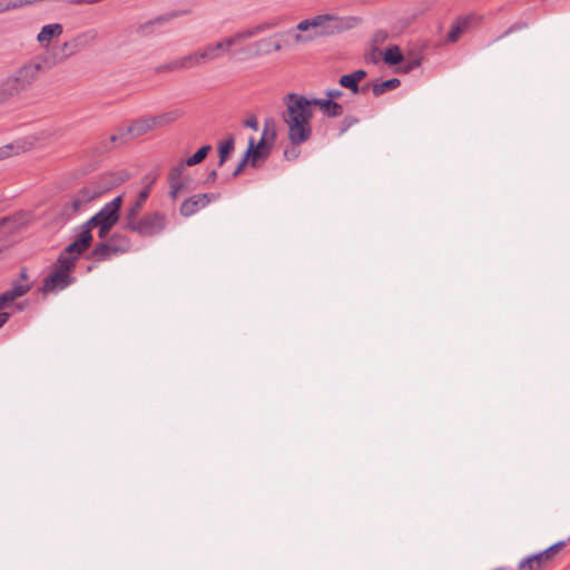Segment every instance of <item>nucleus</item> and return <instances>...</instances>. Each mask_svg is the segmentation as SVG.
I'll list each match as a JSON object with an SVG mask.
<instances>
[{
    "label": "nucleus",
    "instance_id": "obj_1",
    "mask_svg": "<svg viewBox=\"0 0 570 570\" xmlns=\"http://www.w3.org/2000/svg\"><path fill=\"white\" fill-rule=\"evenodd\" d=\"M285 109L281 118L287 128V137L292 145H303L312 137L313 109L309 99L298 94H287L283 98Z\"/></svg>",
    "mask_w": 570,
    "mask_h": 570
},
{
    "label": "nucleus",
    "instance_id": "obj_2",
    "mask_svg": "<svg viewBox=\"0 0 570 570\" xmlns=\"http://www.w3.org/2000/svg\"><path fill=\"white\" fill-rule=\"evenodd\" d=\"M278 20L264 21L249 28L238 30L233 35L220 39L217 42H210L199 50L203 63H209L220 59L224 55L234 57L235 53H246V48H239L233 51V48L245 40L254 38L261 33L269 31L278 26Z\"/></svg>",
    "mask_w": 570,
    "mask_h": 570
},
{
    "label": "nucleus",
    "instance_id": "obj_3",
    "mask_svg": "<svg viewBox=\"0 0 570 570\" xmlns=\"http://www.w3.org/2000/svg\"><path fill=\"white\" fill-rule=\"evenodd\" d=\"M352 18L338 17L336 14H317L311 19L297 23L294 36L296 43H307L321 37H328L346 30L351 27Z\"/></svg>",
    "mask_w": 570,
    "mask_h": 570
},
{
    "label": "nucleus",
    "instance_id": "obj_4",
    "mask_svg": "<svg viewBox=\"0 0 570 570\" xmlns=\"http://www.w3.org/2000/svg\"><path fill=\"white\" fill-rule=\"evenodd\" d=\"M122 197L117 196L111 202L107 203L96 215L81 225L83 229L88 228L91 233L92 228H98V237L106 239L111 228L118 223L120 218V207Z\"/></svg>",
    "mask_w": 570,
    "mask_h": 570
},
{
    "label": "nucleus",
    "instance_id": "obj_5",
    "mask_svg": "<svg viewBox=\"0 0 570 570\" xmlns=\"http://www.w3.org/2000/svg\"><path fill=\"white\" fill-rule=\"evenodd\" d=\"M75 268L65 261H57L51 272L45 277L41 292L43 294L58 293L76 282Z\"/></svg>",
    "mask_w": 570,
    "mask_h": 570
},
{
    "label": "nucleus",
    "instance_id": "obj_6",
    "mask_svg": "<svg viewBox=\"0 0 570 570\" xmlns=\"http://www.w3.org/2000/svg\"><path fill=\"white\" fill-rule=\"evenodd\" d=\"M101 240L102 242L95 245L89 255V258L95 262L109 261L117 255L127 253L131 247L129 238L117 233L111 235L107 240Z\"/></svg>",
    "mask_w": 570,
    "mask_h": 570
},
{
    "label": "nucleus",
    "instance_id": "obj_7",
    "mask_svg": "<svg viewBox=\"0 0 570 570\" xmlns=\"http://www.w3.org/2000/svg\"><path fill=\"white\" fill-rule=\"evenodd\" d=\"M167 225V217L160 212L146 214L141 218H135L124 225V228L142 237H151L160 234Z\"/></svg>",
    "mask_w": 570,
    "mask_h": 570
},
{
    "label": "nucleus",
    "instance_id": "obj_8",
    "mask_svg": "<svg viewBox=\"0 0 570 570\" xmlns=\"http://www.w3.org/2000/svg\"><path fill=\"white\" fill-rule=\"evenodd\" d=\"M42 68L41 62L30 61L16 70L7 79L10 81L16 92L21 94L32 86Z\"/></svg>",
    "mask_w": 570,
    "mask_h": 570
},
{
    "label": "nucleus",
    "instance_id": "obj_9",
    "mask_svg": "<svg viewBox=\"0 0 570 570\" xmlns=\"http://www.w3.org/2000/svg\"><path fill=\"white\" fill-rule=\"evenodd\" d=\"M102 194L104 189L94 184L82 187L72 196L69 202L65 204L63 215L68 217L76 215L80 210L85 209L89 203L96 198H99Z\"/></svg>",
    "mask_w": 570,
    "mask_h": 570
},
{
    "label": "nucleus",
    "instance_id": "obj_10",
    "mask_svg": "<svg viewBox=\"0 0 570 570\" xmlns=\"http://www.w3.org/2000/svg\"><path fill=\"white\" fill-rule=\"evenodd\" d=\"M91 242L92 235L88 232V228L80 227L77 238L61 252L57 261L65 262L66 259L68 265L75 268L76 262L89 248Z\"/></svg>",
    "mask_w": 570,
    "mask_h": 570
},
{
    "label": "nucleus",
    "instance_id": "obj_11",
    "mask_svg": "<svg viewBox=\"0 0 570 570\" xmlns=\"http://www.w3.org/2000/svg\"><path fill=\"white\" fill-rule=\"evenodd\" d=\"M156 177L147 175L144 177L142 183L145 184L144 189L138 194L137 198L129 205L126 210V214L122 218V225L128 223L129 220H134L138 217L141 208L144 207L147 198L149 197L150 189L153 184L155 183Z\"/></svg>",
    "mask_w": 570,
    "mask_h": 570
},
{
    "label": "nucleus",
    "instance_id": "obj_12",
    "mask_svg": "<svg viewBox=\"0 0 570 570\" xmlns=\"http://www.w3.org/2000/svg\"><path fill=\"white\" fill-rule=\"evenodd\" d=\"M219 198V194L205 193L194 195L183 202L180 206V215L184 217H190L198 210L205 208L209 203L215 202Z\"/></svg>",
    "mask_w": 570,
    "mask_h": 570
},
{
    "label": "nucleus",
    "instance_id": "obj_13",
    "mask_svg": "<svg viewBox=\"0 0 570 570\" xmlns=\"http://www.w3.org/2000/svg\"><path fill=\"white\" fill-rule=\"evenodd\" d=\"M96 40L97 31L92 29L77 35L75 38L62 45V50L65 51L63 58L76 55L77 52L90 47Z\"/></svg>",
    "mask_w": 570,
    "mask_h": 570
},
{
    "label": "nucleus",
    "instance_id": "obj_14",
    "mask_svg": "<svg viewBox=\"0 0 570 570\" xmlns=\"http://www.w3.org/2000/svg\"><path fill=\"white\" fill-rule=\"evenodd\" d=\"M200 65H204L200 58L199 50H196L191 53H188L184 57H180L176 60H173L166 65L159 66L157 68L158 72H171L177 70H187L190 68L198 67Z\"/></svg>",
    "mask_w": 570,
    "mask_h": 570
},
{
    "label": "nucleus",
    "instance_id": "obj_15",
    "mask_svg": "<svg viewBox=\"0 0 570 570\" xmlns=\"http://www.w3.org/2000/svg\"><path fill=\"white\" fill-rule=\"evenodd\" d=\"M30 289L29 285L14 283L12 287L0 294V313L11 306V304L19 297L23 296Z\"/></svg>",
    "mask_w": 570,
    "mask_h": 570
},
{
    "label": "nucleus",
    "instance_id": "obj_16",
    "mask_svg": "<svg viewBox=\"0 0 570 570\" xmlns=\"http://www.w3.org/2000/svg\"><path fill=\"white\" fill-rule=\"evenodd\" d=\"M313 106L320 107L323 114L326 115L327 117H337L343 114L342 105L332 101L331 99H309V108L313 109Z\"/></svg>",
    "mask_w": 570,
    "mask_h": 570
},
{
    "label": "nucleus",
    "instance_id": "obj_17",
    "mask_svg": "<svg viewBox=\"0 0 570 570\" xmlns=\"http://www.w3.org/2000/svg\"><path fill=\"white\" fill-rule=\"evenodd\" d=\"M183 115H184L183 110L171 109L164 114L149 117V121L151 122L153 129L155 130V129L163 128V127H166V126L175 122L176 120L181 118Z\"/></svg>",
    "mask_w": 570,
    "mask_h": 570
},
{
    "label": "nucleus",
    "instance_id": "obj_18",
    "mask_svg": "<svg viewBox=\"0 0 570 570\" xmlns=\"http://www.w3.org/2000/svg\"><path fill=\"white\" fill-rule=\"evenodd\" d=\"M547 567L549 562L541 552L528 556L518 563V570H542Z\"/></svg>",
    "mask_w": 570,
    "mask_h": 570
},
{
    "label": "nucleus",
    "instance_id": "obj_19",
    "mask_svg": "<svg viewBox=\"0 0 570 570\" xmlns=\"http://www.w3.org/2000/svg\"><path fill=\"white\" fill-rule=\"evenodd\" d=\"M62 26L60 23H50L41 28L37 36V40L40 45L47 46L55 38H58L62 33Z\"/></svg>",
    "mask_w": 570,
    "mask_h": 570
},
{
    "label": "nucleus",
    "instance_id": "obj_20",
    "mask_svg": "<svg viewBox=\"0 0 570 570\" xmlns=\"http://www.w3.org/2000/svg\"><path fill=\"white\" fill-rule=\"evenodd\" d=\"M151 130L154 129L149 121V117L137 119L127 127L129 138L140 137Z\"/></svg>",
    "mask_w": 570,
    "mask_h": 570
},
{
    "label": "nucleus",
    "instance_id": "obj_21",
    "mask_svg": "<svg viewBox=\"0 0 570 570\" xmlns=\"http://www.w3.org/2000/svg\"><path fill=\"white\" fill-rule=\"evenodd\" d=\"M31 141H23V142H16V144H9L6 146L0 147V160H3L8 157H10L13 154H18L22 150L29 149L36 145V139L31 138Z\"/></svg>",
    "mask_w": 570,
    "mask_h": 570
},
{
    "label": "nucleus",
    "instance_id": "obj_22",
    "mask_svg": "<svg viewBox=\"0 0 570 570\" xmlns=\"http://www.w3.org/2000/svg\"><path fill=\"white\" fill-rule=\"evenodd\" d=\"M253 142V149L255 150L254 154H250V166L256 167L257 160L259 158H266L268 155V149L266 147L267 140L264 137H261L259 141L256 144L255 139L253 137L248 140V147Z\"/></svg>",
    "mask_w": 570,
    "mask_h": 570
},
{
    "label": "nucleus",
    "instance_id": "obj_23",
    "mask_svg": "<svg viewBox=\"0 0 570 570\" xmlns=\"http://www.w3.org/2000/svg\"><path fill=\"white\" fill-rule=\"evenodd\" d=\"M235 149V139L233 135H229L223 142L218 146L219 161L218 166H223L226 160L229 158L232 153Z\"/></svg>",
    "mask_w": 570,
    "mask_h": 570
},
{
    "label": "nucleus",
    "instance_id": "obj_24",
    "mask_svg": "<svg viewBox=\"0 0 570 570\" xmlns=\"http://www.w3.org/2000/svg\"><path fill=\"white\" fill-rule=\"evenodd\" d=\"M400 80L397 78H391L385 81L374 82L370 85L375 97L383 95L386 91L393 90L400 86Z\"/></svg>",
    "mask_w": 570,
    "mask_h": 570
},
{
    "label": "nucleus",
    "instance_id": "obj_25",
    "mask_svg": "<svg viewBox=\"0 0 570 570\" xmlns=\"http://www.w3.org/2000/svg\"><path fill=\"white\" fill-rule=\"evenodd\" d=\"M338 83L342 87L350 89L353 94H365L370 89V85L360 87L351 73L343 75L340 78Z\"/></svg>",
    "mask_w": 570,
    "mask_h": 570
},
{
    "label": "nucleus",
    "instance_id": "obj_26",
    "mask_svg": "<svg viewBox=\"0 0 570 570\" xmlns=\"http://www.w3.org/2000/svg\"><path fill=\"white\" fill-rule=\"evenodd\" d=\"M469 23H470L469 18L458 19L453 23L451 30L448 33V40L450 42H455L460 38V36L466 30V28L469 27Z\"/></svg>",
    "mask_w": 570,
    "mask_h": 570
},
{
    "label": "nucleus",
    "instance_id": "obj_27",
    "mask_svg": "<svg viewBox=\"0 0 570 570\" xmlns=\"http://www.w3.org/2000/svg\"><path fill=\"white\" fill-rule=\"evenodd\" d=\"M212 150L210 145H205L200 147L193 156L188 157L186 160L181 161L185 166H195L202 163Z\"/></svg>",
    "mask_w": 570,
    "mask_h": 570
},
{
    "label": "nucleus",
    "instance_id": "obj_28",
    "mask_svg": "<svg viewBox=\"0 0 570 570\" xmlns=\"http://www.w3.org/2000/svg\"><path fill=\"white\" fill-rule=\"evenodd\" d=\"M10 81L6 78L0 83V105L7 104L11 98L18 96Z\"/></svg>",
    "mask_w": 570,
    "mask_h": 570
},
{
    "label": "nucleus",
    "instance_id": "obj_29",
    "mask_svg": "<svg viewBox=\"0 0 570 570\" xmlns=\"http://www.w3.org/2000/svg\"><path fill=\"white\" fill-rule=\"evenodd\" d=\"M384 61L387 65L394 66L403 61V56L397 46L389 47L384 52Z\"/></svg>",
    "mask_w": 570,
    "mask_h": 570
},
{
    "label": "nucleus",
    "instance_id": "obj_30",
    "mask_svg": "<svg viewBox=\"0 0 570 570\" xmlns=\"http://www.w3.org/2000/svg\"><path fill=\"white\" fill-rule=\"evenodd\" d=\"M254 56L269 55L272 52V37L263 38L253 43Z\"/></svg>",
    "mask_w": 570,
    "mask_h": 570
},
{
    "label": "nucleus",
    "instance_id": "obj_31",
    "mask_svg": "<svg viewBox=\"0 0 570 570\" xmlns=\"http://www.w3.org/2000/svg\"><path fill=\"white\" fill-rule=\"evenodd\" d=\"M185 168L186 166L183 163L171 168V170L168 174L169 185H185L184 181L181 180V175Z\"/></svg>",
    "mask_w": 570,
    "mask_h": 570
},
{
    "label": "nucleus",
    "instance_id": "obj_32",
    "mask_svg": "<svg viewBox=\"0 0 570 570\" xmlns=\"http://www.w3.org/2000/svg\"><path fill=\"white\" fill-rule=\"evenodd\" d=\"M566 546V541H559L541 551L549 566L553 562L556 554Z\"/></svg>",
    "mask_w": 570,
    "mask_h": 570
},
{
    "label": "nucleus",
    "instance_id": "obj_33",
    "mask_svg": "<svg viewBox=\"0 0 570 570\" xmlns=\"http://www.w3.org/2000/svg\"><path fill=\"white\" fill-rule=\"evenodd\" d=\"M254 153H255V150L253 149V142H252V144H250V146L247 148V150H246V153H245L244 157H243V158H242V160L239 161L238 166H237V167L235 168V170L233 171V177H237V176H239V175L243 173V170H244L245 166H246L247 164H249V165H250V154H254Z\"/></svg>",
    "mask_w": 570,
    "mask_h": 570
},
{
    "label": "nucleus",
    "instance_id": "obj_34",
    "mask_svg": "<svg viewBox=\"0 0 570 570\" xmlns=\"http://www.w3.org/2000/svg\"><path fill=\"white\" fill-rule=\"evenodd\" d=\"M274 120L273 119H266L264 122V129L262 137H264L266 140L273 141L276 137V130L274 128Z\"/></svg>",
    "mask_w": 570,
    "mask_h": 570
},
{
    "label": "nucleus",
    "instance_id": "obj_35",
    "mask_svg": "<svg viewBox=\"0 0 570 570\" xmlns=\"http://www.w3.org/2000/svg\"><path fill=\"white\" fill-rule=\"evenodd\" d=\"M401 63V69L404 71V72H410L412 71L413 69L417 68L421 63L420 59L417 58H411V59H407V58H404L403 57V61L400 62Z\"/></svg>",
    "mask_w": 570,
    "mask_h": 570
},
{
    "label": "nucleus",
    "instance_id": "obj_36",
    "mask_svg": "<svg viewBox=\"0 0 570 570\" xmlns=\"http://www.w3.org/2000/svg\"><path fill=\"white\" fill-rule=\"evenodd\" d=\"M301 145H292L291 144V147L289 148H286L284 150V157L287 159V160H294L296 159L298 156H299V147Z\"/></svg>",
    "mask_w": 570,
    "mask_h": 570
},
{
    "label": "nucleus",
    "instance_id": "obj_37",
    "mask_svg": "<svg viewBox=\"0 0 570 570\" xmlns=\"http://www.w3.org/2000/svg\"><path fill=\"white\" fill-rule=\"evenodd\" d=\"M129 138L128 134H127V128L122 131H120L119 134H116V135H112L110 137V141L111 142H119V144H124L126 142Z\"/></svg>",
    "mask_w": 570,
    "mask_h": 570
},
{
    "label": "nucleus",
    "instance_id": "obj_38",
    "mask_svg": "<svg viewBox=\"0 0 570 570\" xmlns=\"http://www.w3.org/2000/svg\"><path fill=\"white\" fill-rule=\"evenodd\" d=\"M8 12L18 10L24 7L22 0H4Z\"/></svg>",
    "mask_w": 570,
    "mask_h": 570
},
{
    "label": "nucleus",
    "instance_id": "obj_39",
    "mask_svg": "<svg viewBox=\"0 0 570 570\" xmlns=\"http://www.w3.org/2000/svg\"><path fill=\"white\" fill-rule=\"evenodd\" d=\"M185 187V185H169V196L173 198V199H176L178 194L183 190V188Z\"/></svg>",
    "mask_w": 570,
    "mask_h": 570
},
{
    "label": "nucleus",
    "instance_id": "obj_40",
    "mask_svg": "<svg viewBox=\"0 0 570 570\" xmlns=\"http://www.w3.org/2000/svg\"><path fill=\"white\" fill-rule=\"evenodd\" d=\"M244 126L252 128L254 130H257L258 129V120L255 116H252L244 121Z\"/></svg>",
    "mask_w": 570,
    "mask_h": 570
},
{
    "label": "nucleus",
    "instance_id": "obj_41",
    "mask_svg": "<svg viewBox=\"0 0 570 570\" xmlns=\"http://www.w3.org/2000/svg\"><path fill=\"white\" fill-rule=\"evenodd\" d=\"M351 76L354 78V80L357 83H360V81L366 77V71L363 69H357V70L351 72Z\"/></svg>",
    "mask_w": 570,
    "mask_h": 570
},
{
    "label": "nucleus",
    "instance_id": "obj_42",
    "mask_svg": "<svg viewBox=\"0 0 570 570\" xmlns=\"http://www.w3.org/2000/svg\"><path fill=\"white\" fill-rule=\"evenodd\" d=\"M343 92L340 89H330L326 91L327 99H331L334 101V99H337L342 97Z\"/></svg>",
    "mask_w": 570,
    "mask_h": 570
},
{
    "label": "nucleus",
    "instance_id": "obj_43",
    "mask_svg": "<svg viewBox=\"0 0 570 570\" xmlns=\"http://www.w3.org/2000/svg\"><path fill=\"white\" fill-rule=\"evenodd\" d=\"M355 122H357V119L355 118H352V117H346L344 120H343V128H342V132L346 131L352 125H354Z\"/></svg>",
    "mask_w": 570,
    "mask_h": 570
},
{
    "label": "nucleus",
    "instance_id": "obj_44",
    "mask_svg": "<svg viewBox=\"0 0 570 570\" xmlns=\"http://www.w3.org/2000/svg\"><path fill=\"white\" fill-rule=\"evenodd\" d=\"M522 27L523 26H521V24H513V26H511L507 31H504L500 37H498L497 40L507 37L508 35H510L511 32H513L515 30H520Z\"/></svg>",
    "mask_w": 570,
    "mask_h": 570
},
{
    "label": "nucleus",
    "instance_id": "obj_45",
    "mask_svg": "<svg viewBox=\"0 0 570 570\" xmlns=\"http://www.w3.org/2000/svg\"><path fill=\"white\" fill-rule=\"evenodd\" d=\"M10 314L7 312L0 313V328L9 321Z\"/></svg>",
    "mask_w": 570,
    "mask_h": 570
},
{
    "label": "nucleus",
    "instance_id": "obj_46",
    "mask_svg": "<svg viewBox=\"0 0 570 570\" xmlns=\"http://www.w3.org/2000/svg\"><path fill=\"white\" fill-rule=\"evenodd\" d=\"M216 178H217V171L215 169H213L212 171H209V174L207 176V180L214 181Z\"/></svg>",
    "mask_w": 570,
    "mask_h": 570
},
{
    "label": "nucleus",
    "instance_id": "obj_47",
    "mask_svg": "<svg viewBox=\"0 0 570 570\" xmlns=\"http://www.w3.org/2000/svg\"><path fill=\"white\" fill-rule=\"evenodd\" d=\"M282 50V45L279 42H274L272 40V52L273 51H281Z\"/></svg>",
    "mask_w": 570,
    "mask_h": 570
},
{
    "label": "nucleus",
    "instance_id": "obj_48",
    "mask_svg": "<svg viewBox=\"0 0 570 570\" xmlns=\"http://www.w3.org/2000/svg\"><path fill=\"white\" fill-rule=\"evenodd\" d=\"M6 12H8L7 7H6V1L0 0V14L6 13Z\"/></svg>",
    "mask_w": 570,
    "mask_h": 570
},
{
    "label": "nucleus",
    "instance_id": "obj_49",
    "mask_svg": "<svg viewBox=\"0 0 570 570\" xmlns=\"http://www.w3.org/2000/svg\"><path fill=\"white\" fill-rule=\"evenodd\" d=\"M22 1H23L24 7L38 3V0H22Z\"/></svg>",
    "mask_w": 570,
    "mask_h": 570
},
{
    "label": "nucleus",
    "instance_id": "obj_50",
    "mask_svg": "<svg viewBox=\"0 0 570 570\" xmlns=\"http://www.w3.org/2000/svg\"><path fill=\"white\" fill-rule=\"evenodd\" d=\"M21 277H22V278H26V277H27V275H26V273H24V272H22V273H21Z\"/></svg>",
    "mask_w": 570,
    "mask_h": 570
},
{
    "label": "nucleus",
    "instance_id": "obj_51",
    "mask_svg": "<svg viewBox=\"0 0 570 570\" xmlns=\"http://www.w3.org/2000/svg\"><path fill=\"white\" fill-rule=\"evenodd\" d=\"M493 570H503V568H495V569H493Z\"/></svg>",
    "mask_w": 570,
    "mask_h": 570
}]
</instances>
